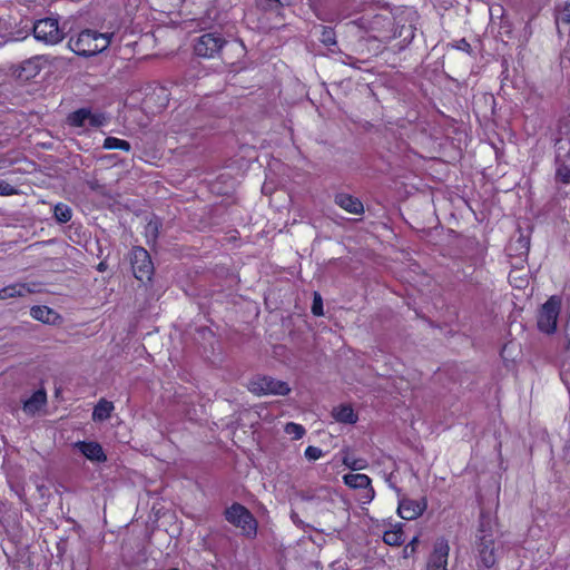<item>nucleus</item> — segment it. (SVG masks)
I'll list each match as a JSON object with an SVG mask.
<instances>
[{
    "label": "nucleus",
    "instance_id": "obj_1",
    "mask_svg": "<svg viewBox=\"0 0 570 570\" xmlns=\"http://www.w3.org/2000/svg\"><path fill=\"white\" fill-rule=\"evenodd\" d=\"M495 527V519L489 512L482 510L480 512L474 540L478 567L480 570L492 569L497 564L494 540Z\"/></svg>",
    "mask_w": 570,
    "mask_h": 570
},
{
    "label": "nucleus",
    "instance_id": "obj_2",
    "mask_svg": "<svg viewBox=\"0 0 570 570\" xmlns=\"http://www.w3.org/2000/svg\"><path fill=\"white\" fill-rule=\"evenodd\" d=\"M112 39V33H101L92 29H83L71 36L68 46L72 52L80 57H92L106 50Z\"/></svg>",
    "mask_w": 570,
    "mask_h": 570
},
{
    "label": "nucleus",
    "instance_id": "obj_3",
    "mask_svg": "<svg viewBox=\"0 0 570 570\" xmlns=\"http://www.w3.org/2000/svg\"><path fill=\"white\" fill-rule=\"evenodd\" d=\"M224 518L228 523L239 529L244 537L248 539L256 538L258 522L245 505L234 502L225 509Z\"/></svg>",
    "mask_w": 570,
    "mask_h": 570
},
{
    "label": "nucleus",
    "instance_id": "obj_4",
    "mask_svg": "<svg viewBox=\"0 0 570 570\" xmlns=\"http://www.w3.org/2000/svg\"><path fill=\"white\" fill-rule=\"evenodd\" d=\"M561 308L562 297L559 295H551L541 305L537 315V326L541 333L547 335L556 333Z\"/></svg>",
    "mask_w": 570,
    "mask_h": 570
},
{
    "label": "nucleus",
    "instance_id": "obj_5",
    "mask_svg": "<svg viewBox=\"0 0 570 570\" xmlns=\"http://www.w3.org/2000/svg\"><path fill=\"white\" fill-rule=\"evenodd\" d=\"M227 43L226 39L219 32H206L194 40V53L204 59L217 58Z\"/></svg>",
    "mask_w": 570,
    "mask_h": 570
},
{
    "label": "nucleus",
    "instance_id": "obj_6",
    "mask_svg": "<svg viewBox=\"0 0 570 570\" xmlns=\"http://www.w3.org/2000/svg\"><path fill=\"white\" fill-rule=\"evenodd\" d=\"M108 122L105 112H94L89 107H82L69 112L66 117V124L72 128H100Z\"/></svg>",
    "mask_w": 570,
    "mask_h": 570
},
{
    "label": "nucleus",
    "instance_id": "obj_7",
    "mask_svg": "<svg viewBox=\"0 0 570 570\" xmlns=\"http://www.w3.org/2000/svg\"><path fill=\"white\" fill-rule=\"evenodd\" d=\"M33 36L46 45H57L65 38V32L59 26V19L46 17L33 23Z\"/></svg>",
    "mask_w": 570,
    "mask_h": 570
},
{
    "label": "nucleus",
    "instance_id": "obj_8",
    "mask_svg": "<svg viewBox=\"0 0 570 570\" xmlns=\"http://www.w3.org/2000/svg\"><path fill=\"white\" fill-rule=\"evenodd\" d=\"M134 276L140 281H151L155 268L148 250L141 246H134L129 254Z\"/></svg>",
    "mask_w": 570,
    "mask_h": 570
},
{
    "label": "nucleus",
    "instance_id": "obj_9",
    "mask_svg": "<svg viewBox=\"0 0 570 570\" xmlns=\"http://www.w3.org/2000/svg\"><path fill=\"white\" fill-rule=\"evenodd\" d=\"M248 390L256 395H287L288 384L267 375H258L249 381Z\"/></svg>",
    "mask_w": 570,
    "mask_h": 570
},
{
    "label": "nucleus",
    "instance_id": "obj_10",
    "mask_svg": "<svg viewBox=\"0 0 570 570\" xmlns=\"http://www.w3.org/2000/svg\"><path fill=\"white\" fill-rule=\"evenodd\" d=\"M449 554V540L445 537H439L434 541L433 549L426 560V570H448Z\"/></svg>",
    "mask_w": 570,
    "mask_h": 570
},
{
    "label": "nucleus",
    "instance_id": "obj_11",
    "mask_svg": "<svg viewBox=\"0 0 570 570\" xmlns=\"http://www.w3.org/2000/svg\"><path fill=\"white\" fill-rule=\"evenodd\" d=\"M426 509V498L413 500L403 495L399 499L397 513L404 520H415L421 517Z\"/></svg>",
    "mask_w": 570,
    "mask_h": 570
},
{
    "label": "nucleus",
    "instance_id": "obj_12",
    "mask_svg": "<svg viewBox=\"0 0 570 570\" xmlns=\"http://www.w3.org/2000/svg\"><path fill=\"white\" fill-rule=\"evenodd\" d=\"M343 482L351 489L363 490L362 498L364 502H371L375 497L374 488L372 487V480L368 475L363 473H347L343 475Z\"/></svg>",
    "mask_w": 570,
    "mask_h": 570
},
{
    "label": "nucleus",
    "instance_id": "obj_13",
    "mask_svg": "<svg viewBox=\"0 0 570 570\" xmlns=\"http://www.w3.org/2000/svg\"><path fill=\"white\" fill-rule=\"evenodd\" d=\"M47 63H49V59L46 56L31 57L21 62L18 69V76L24 80L33 79Z\"/></svg>",
    "mask_w": 570,
    "mask_h": 570
},
{
    "label": "nucleus",
    "instance_id": "obj_14",
    "mask_svg": "<svg viewBox=\"0 0 570 570\" xmlns=\"http://www.w3.org/2000/svg\"><path fill=\"white\" fill-rule=\"evenodd\" d=\"M77 446L80 452L90 461L105 462L107 460V455L98 442L80 441L77 443Z\"/></svg>",
    "mask_w": 570,
    "mask_h": 570
},
{
    "label": "nucleus",
    "instance_id": "obj_15",
    "mask_svg": "<svg viewBox=\"0 0 570 570\" xmlns=\"http://www.w3.org/2000/svg\"><path fill=\"white\" fill-rule=\"evenodd\" d=\"M335 204L350 214L360 215L364 212L363 203L350 194H337L335 196Z\"/></svg>",
    "mask_w": 570,
    "mask_h": 570
},
{
    "label": "nucleus",
    "instance_id": "obj_16",
    "mask_svg": "<svg viewBox=\"0 0 570 570\" xmlns=\"http://www.w3.org/2000/svg\"><path fill=\"white\" fill-rule=\"evenodd\" d=\"M47 403V393L43 389L37 390L23 402V411L28 415H35Z\"/></svg>",
    "mask_w": 570,
    "mask_h": 570
},
{
    "label": "nucleus",
    "instance_id": "obj_17",
    "mask_svg": "<svg viewBox=\"0 0 570 570\" xmlns=\"http://www.w3.org/2000/svg\"><path fill=\"white\" fill-rule=\"evenodd\" d=\"M30 315L32 318L45 324H56L60 318V315L56 311L43 305L32 306L30 309Z\"/></svg>",
    "mask_w": 570,
    "mask_h": 570
},
{
    "label": "nucleus",
    "instance_id": "obj_18",
    "mask_svg": "<svg viewBox=\"0 0 570 570\" xmlns=\"http://www.w3.org/2000/svg\"><path fill=\"white\" fill-rule=\"evenodd\" d=\"M332 415L335 419V421L345 424H354L358 420L357 414L348 404H341L337 407H334Z\"/></svg>",
    "mask_w": 570,
    "mask_h": 570
},
{
    "label": "nucleus",
    "instance_id": "obj_19",
    "mask_svg": "<svg viewBox=\"0 0 570 570\" xmlns=\"http://www.w3.org/2000/svg\"><path fill=\"white\" fill-rule=\"evenodd\" d=\"M32 289L27 284H10L0 288V301L13 297L24 296L27 293H31Z\"/></svg>",
    "mask_w": 570,
    "mask_h": 570
},
{
    "label": "nucleus",
    "instance_id": "obj_20",
    "mask_svg": "<svg viewBox=\"0 0 570 570\" xmlns=\"http://www.w3.org/2000/svg\"><path fill=\"white\" fill-rule=\"evenodd\" d=\"M114 409L112 402L101 399L94 407L92 419L97 421H105L110 417Z\"/></svg>",
    "mask_w": 570,
    "mask_h": 570
},
{
    "label": "nucleus",
    "instance_id": "obj_21",
    "mask_svg": "<svg viewBox=\"0 0 570 570\" xmlns=\"http://www.w3.org/2000/svg\"><path fill=\"white\" fill-rule=\"evenodd\" d=\"M404 540V532L401 524L383 533V541L389 546L399 547L403 544Z\"/></svg>",
    "mask_w": 570,
    "mask_h": 570
},
{
    "label": "nucleus",
    "instance_id": "obj_22",
    "mask_svg": "<svg viewBox=\"0 0 570 570\" xmlns=\"http://www.w3.org/2000/svg\"><path fill=\"white\" fill-rule=\"evenodd\" d=\"M102 148L106 150L119 149L126 153L131 150V145L129 141L125 139H119L117 137H107L102 142Z\"/></svg>",
    "mask_w": 570,
    "mask_h": 570
},
{
    "label": "nucleus",
    "instance_id": "obj_23",
    "mask_svg": "<svg viewBox=\"0 0 570 570\" xmlns=\"http://www.w3.org/2000/svg\"><path fill=\"white\" fill-rule=\"evenodd\" d=\"M53 217L58 223L66 224L71 219L72 210L67 204L58 203L53 207Z\"/></svg>",
    "mask_w": 570,
    "mask_h": 570
},
{
    "label": "nucleus",
    "instance_id": "obj_24",
    "mask_svg": "<svg viewBox=\"0 0 570 570\" xmlns=\"http://www.w3.org/2000/svg\"><path fill=\"white\" fill-rule=\"evenodd\" d=\"M256 4L259 9L264 11H273L283 9L285 6H288L287 0H256Z\"/></svg>",
    "mask_w": 570,
    "mask_h": 570
},
{
    "label": "nucleus",
    "instance_id": "obj_25",
    "mask_svg": "<svg viewBox=\"0 0 570 570\" xmlns=\"http://www.w3.org/2000/svg\"><path fill=\"white\" fill-rule=\"evenodd\" d=\"M343 464L351 469L352 471H360L367 468L368 463L363 458H355L346 455L343 458Z\"/></svg>",
    "mask_w": 570,
    "mask_h": 570
},
{
    "label": "nucleus",
    "instance_id": "obj_26",
    "mask_svg": "<svg viewBox=\"0 0 570 570\" xmlns=\"http://www.w3.org/2000/svg\"><path fill=\"white\" fill-rule=\"evenodd\" d=\"M556 180L563 185L570 184V167L566 164L558 166L556 170Z\"/></svg>",
    "mask_w": 570,
    "mask_h": 570
},
{
    "label": "nucleus",
    "instance_id": "obj_27",
    "mask_svg": "<svg viewBox=\"0 0 570 570\" xmlns=\"http://www.w3.org/2000/svg\"><path fill=\"white\" fill-rule=\"evenodd\" d=\"M285 432L292 435L294 440H299L304 436L305 429L301 424L288 422L285 425Z\"/></svg>",
    "mask_w": 570,
    "mask_h": 570
},
{
    "label": "nucleus",
    "instance_id": "obj_28",
    "mask_svg": "<svg viewBox=\"0 0 570 570\" xmlns=\"http://www.w3.org/2000/svg\"><path fill=\"white\" fill-rule=\"evenodd\" d=\"M556 20L557 22L570 24V2H564L557 9Z\"/></svg>",
    "mask_w": 570,
    "mask_h": 570
},
{
    "label": "nucleus",
    "instance_id": "obj_29",
    "mask_svg": "<svg viewBox=\"0 0 570 570\" xmlns=\"http://www.w3.org/2000/svg\"><path fill=\"white\" fill-rule=\"evenodd\" d=\"M321 41L325 46H333L336 43L335 32L331 27H323Z\"/></svg>",
    "mask_w": 570,
    "mask_h": 570
},
{
    "label": "nucleus",
    "instance_id": "obj_30",
    "mask_svg": "<svg viewBox=\"0 0 570 570\" xmlns=\"http://www.w3.org/2000/svg\"><path fill=\"white\" fill-rule=\"evenodd\" d=\"M19 193L18 188L6 180L0 179V196H13Z\"/></svg>",
    "mask_w": 570,
    "mask_h": 570
},
{
    "label": "nucleus",
    "instance_id": "obj_31",
    "mask_svg": "<svg viewBox=\"0 0 570 570\" xmlns=\"http://www.w3.org/2000/svg\"><path fill=\"white\" fill-rule=\"evenodd\" d=\"M305 458L308 461H316L323 455V451L314 445H308L304 452Z\"/></svg>",
    "mask_w": 570,
    "mask_h": 570
},
{
    "label": "nucleus",
    "instance_id": "obj_32",
    "mask_svg": "<svg viewBox=\"0 0 570 570\" xmlns=\"http://www.w3.org/2000/svg\"><path fill=\"white\" fill-rule=\"evenodd\" d=\"M312 313L315 316H322L323 315V303L321 296L315 293L314 301L312 304Z\"/></svg>",
    "mask_w": 570,
    "mask_h": 570
},
{
    "label": "nucleus",
    "instance_id": "obj_33",
    "mask_svg": "<svg viewBox=\"0 0 570 570\" xmlns=\"http://www.w3.org/2000/svg\"><path fill=\"white\" fill-rule=\"evenodd\" d=\"M499 33L502 37H507L508 39H511L512 38V24L509 21H501Z\"/></svg>",
    "mask_w": 570,
    "mask_h": 570
},
{
    "label": "nucleus",
    "instance_id": "obj_34",
    "mask_svg": "<svg viewBox=\"0 0 570 570\" xmlns=\"http://www.w3.org/2000/svg\"><path fill=\"white\" fill-rule=\"evenodd\" d=\"M458 49H461L465 52H470L471 51V45L463 38L461 39L459 42H458V46H456Z\"/></svg>",
    "mask_w": 570,
    "mask_h": 570
},
{
    "label": "nucleus",
    "instance_id": "obj_35",
    "mask_svg": "<svg viewBox=\"0 0 570 570\" xmlns=\"http://www.w3.org/2000/svg\"><path fill=\"white\" fill-rule=\"evenodd\" d=\"M107 263L105 261H101L98 265H97V271L99 272H106L107 271Z\"/></svg>",
    "mask_w": 570,
    "mask_h": 570
},
{
    "label": "nucleus",
    "instance_id": "obj_36",
    "mask_svg": "<svg viewBox=\"0 0 570 570\" xmlns=\"http://www.w3.org/2000/svg\"><path fill=\"white\" fill-rule=\"evenodd\" d=\"M419 542V538L417 537H414L411 542L409 543V546L412 547V549L414 550L415 549V546Z\"/></svg>",
    "mask_w": 570,
    "mask_h": 570
},
{
    "label": "nucleus",
    "instance_id": "obj_37",
    "mask_svg": "<svg viewBox=\"0 0 570 570\" xmlns=\"http://www.w3.org/2000/svg\"><path fill=\"white\" fill-rule=\"evenodd\" d=\"M167 102H168V99H167V97H165V98H164V101L161 102V105H160V106H161V107H165V106L167 105Z\"/></svg>",
    "mask_w": 570,
    "mask_h": 570
},
{
    "label": "nucleus",
    "instance_id": "obj_38",
    "mask_svg": "<svg viewBox=\"0 0 570 570\" xmlns=\"http://www.w3.org/2000/svg\"><path fill=\"white\" fill-rule=\"evenodd\" d=\"M154 229H155V237H157V232H158V226H157V224H155Z\"/></svg>",
    "mask_w": 570,
    "mask_h": 570
},
{
    "label": "nucleus",
    "instance_id": "obj_39",
    "mask_svg": "<svg viewBox=\"0 0 570 570\" xmlns=\"http://www.w3.org/2000/svg\"><path fill=\"white\" fill-rule=\"evenodd\" d=\"M168 570H178V568H170V569H168Z\"/></svg>",
    "mask_w": 570,
    "mask_h": 570
}]
</instances>
